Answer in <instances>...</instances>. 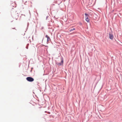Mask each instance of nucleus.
Returning <instances> with one entry per match:
<instances>
[{
  "label": "nucleus",
  "instance_id": "nucleus-6",
  "mask_svg": "<svg viewBox=\"0 0 122 122\" xmlns=\"http://www.w3.org/2000/svg\"><path fill=\"white\" fill-rule=\"evenodd\" d=\"M51 39L49 37L48 38H47V42L48 41H50V40Z\"/></svg>",
  "mask_w": 122,
  "mask_h": 122
},
{
  "label": "nucleus",
  "instance_id": "nucleus-5",
  "mask_svg": "<svg viewBox=\"0 0 122 122\" xmlns=\"http://www.w3.org/2000/svg\"><path fill=\"white\" fill-rule=\"evenodd\" d=\"M75 30V28H73V29H69V31H70V32H71V31H72L73 30Z\"/></svg>",
  "mask_w": 122,
  "mask_h": 122
},
{
  "label": "nucleus",
  "instance_id": "nucleus-4",
  "mask_svg": "<svg viewBox=\"0 0 122 122\" xmlns=\"http://www.w3.org/2000/svg\"><path fill=\"white\" fill-rule=\"evenodd\" d=\"M85 20L88 22H89V19L88 17H85Z\"/></svg>",
  "mask_w": 122,
  "mask_h": 122
},
{
  "label": "nucleus",
  "instance_id": "nucleus-3",
  "mask_svg": "<svg viewBox=\"0 0 122 122\" xmlns=\"http://www.w3.org/2000/svg\"><path fill=\"white\" fill-rule=\"evenodd\" d=\"M109 36L110 39L111 40L113 39L114 36L113 35L112 33H109Z\"/></svg>",
  "mask_w": 122,
  "mask_h": 122
},
{
  "label": "nucleus",
  "instance_id": "nucleus-8",
  "mask_svg": "<svg viewBox=\"0 0 122 122\" xmlns=\"http://www.w3.org/2000/svg\"><path fill=\"white\" fill-rule=\"evenodd\" d=\"M46 37L47 38H48L49 37V36H48V35H46Z\"/></svg>",
  "mask_w": 122,
  "mask_h": 122
},
{
  "label": "nucleus",
  "instance_id": "nucleus-1",
  "mask_svg": "<svg viewBox=\"0 0 122 122\" xmlns=\"http://www.w3.org/2000/svg\"><path fill=\"white\" fill-rule=\"evenodd\" d=\"M26 80L30 82H32L34 81V79L31 77H28L26 78Z\"/></svg>",
  "mask_w": 122,
  "mask_h": 122
},
{
  "label": "nucleus",
  "instance_id": "nucleus-7",
  "mask_svg": "<svg viewBox=\"0 0 122 122\" xmlns=\"http://www.w3.org/2000/svg\"><path fill=\"white\" fill-rule=\"evenodd\" d=\"M85 15L86 16L85 17H88L89 16L86 13H85Z\"/></svg>",
  "mask_w": 122,
  "mask_h": 122
},
{
  "label": "nucleus",
  "instance_id": "nucleus-2",
  "mask_svg": "<svg viewBox=\"0 0 122 122\" xmlns=\"http://www.w3.org/2000/svg\"><path fill=\"white\" fill-rule=\"evenodd\" d=\"M61 62L60 63H59L58 62H56V64L58 66H61V65H63V58H62L61 59Z\"/></svg>",
  "mask_w": 122,
  "mask_h": 122
}]
</instances>
